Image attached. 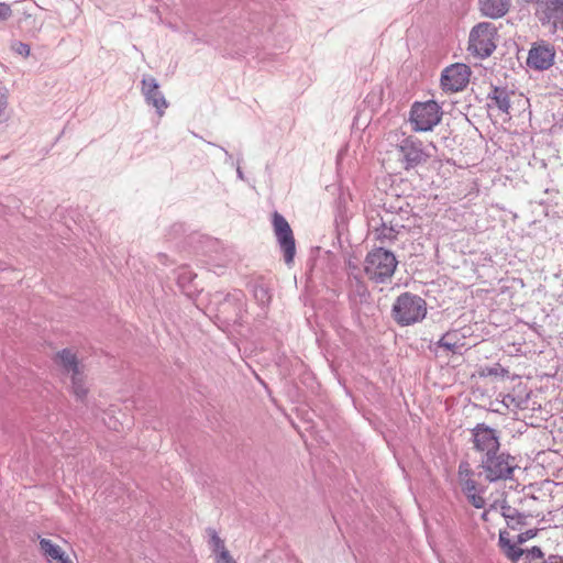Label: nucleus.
I'll return each instance as SVG.
<instances>
[{"label":"nucleus","instance_id":"4468645a","mask_svg":"<svg viewBox=\"0 0 563 563\" xmlns=\"http://www.w3.org/2000/svg\"><path fill=\"white\" fill-rule=\"evenodd\" d=\"M511 0H478V8L483 15L498 19L504 16L510 8Z\"/></svg>","mask_w":563,"mask_h":563},{"label":"nucleus","instance_id":"412c9836","mask_svg":"<svg viewBox=\"0 0 563 563\" xmlns=\"http://www.w3.org/2000/svg\"><path fill=\"white\" fill-rule=\"evenodd\" d=\"M508 374V369L504 368L499 363H495L492 366H484L479 371V375L483 377L487 376H506Z\"/></svg>","mask_w":563,"mask_h":563},{"label":"nucleus","instance_id":"6ab92c4d","mask_svg":"<svg viewBox=\"0 0 563 563\" xmlns=\"http://www.w3.org/2000/svg\"><path fill=\"white\" fill-rule=\"evenodd\" d=\"M492 100L505 113L509 112L510 109V97L507 90L503 88H495L493 90Z\"/></svg>","mask_w":563,"mask_h":563},{"label":"nucleus","instance_id":"bb28decb","mask_svg":"<svg viewBox=\"0 0 563 563\" xmlns=\"http://www.w3.org/2000/svg\"><path fill=\"white\" fill-rule=\"evenodd\" d=\"M13 12L11 5L5 2H0V22H5L12 16Z\"/></svg>","mask_w":563,"mask_h":563},{"label":"nucleus","instance_id":"39448f33","mask_svg":"<svg viewBox=\"0 0 563 563\" xmlns=\"http://www.w3.org/2000/svg\"><path fill=\"white\" fill-rule=\"evenodd\" d=\"M479 467L485 478L493 483L510 478L516 468V464L515 459L510 454L498 451L487 456H481Z\"/></svg>","mask_w":563,"mask_h":563},{"label":"nucleus","instance_id":"0eeeda50","mask_svg":"<svg viewBox=\"0 0 563 563\" xmlns=\"http://www.w3.org/2000/svg\"><path fill=\"white\" fill-rule=\"evenodd\" d=\"M57 362L65 373L70 375L74 395L78 399H84L88 389L85 383L84 366L77 360L75 353L71 350L65 349L57 354Z\"/></svg>","mask_w":563,"mask_h":563},{"label":"nucleus","instance_id":"a878e982","mask_svg":"<svg viewBox=\"0 0 563 563\" xmlns=\"http://www.w3.org/2000/svg\"><path fill=\"white\" fill-rule=\"evenodd\" d=\"M459 483H460L462 492L465 495L479 489L478 485H477V483H476V481L474 478L461 481Z\"/></svg>","mask_w":563,"mask_h":563},{"label":"nucleus","instance_id":"cd10ccee","mask_svg":"<svg viewBox=\"0 0 563 563\" xmlns=\"http://www.w3.org/2000/svg\"><path fill=\"white\" fill-rule=\"evenodd\" d=\"M537 533H538V530H537V529H529V530H527V531H525V532H521V533H520V534H518V537H517V542H518L519 544L525 543V542H527L528 540H530V539L534 538V537L537 536Z\"/></svg>","mask_w":563,"mask_h":563},{"label":"nucleus","instance_id":"a211bd4d","mask_svg":"<svg viewBox=\"0 0 563 563\" xmlns=\"http://www.w3.org/2000/svg\"><path fill=\"white\" fill-rule=\"evenodd\" d=\"M40 549L48 561H57L65 553L59 545L45 538L40 539Z\"/></svg>","mask_w":563,"mask_h":563},{"label":"nucleus","instance_id":"f8f14e48","mask_svg":"<svg viewBox=\"0 0 563 563\" xmlns=\"http://www.w3.org/2000/svg\"><path fill=\"white\" fill-rule=\"evenodd\" d=\"M273 229L280 246H295V238L288 221L278 212L273 213Z\"/></svg>","mask_w":563,"mask_h":563},{"label":"nucleus","instance_id":"72a5a7b5","mask_svg":"<svg viewBox=\"0 0 563 563\" xmlns=\"http://www.w3.org/2000/svg\"><path fill=\"white\" fill-rule=\"evenodd\" d=\"M542 563H563V556L550 555Z\"/></svg>","mask_w":563,"mask_h":563},{"label":"nucleus","instance_id":"4be33fe9","mask_svg":"<svg viewBox=\"0 0 563 563\" xmlns=\"http://www.w3.org/2000/svg\"><path fill=\"white\" fill-rule=\"evenodd\" d=\"M354 292H356L360 296V300L362 303H366L367 311L373 312L376 309L373 302H369L367 300L369 298V295L367 294L365 287L362 284L354 283Z\"/></svg>","mask_w":563,"mask_h":563},{"label":"nucleus","instance_id":"9d476101","mask_svg":"<svg viewBox=\"0 0 563 563\" xmlns=\"http://www.w3.org/2000/svg\"><path fill=\"white\" fill-rule=\"evenodd\" d=\"M554 57L553 46L545 43L534 44L529 51L527 65L533 69L544 70L553 65Z\"/></svg>","mask_w":563,"mask_h":563},{"label":"nucleus","instance_id":"9b49d317","mask_svg":"<svg viewBox=\"0 0 563 563\" xmlns=\"http://www.w3.org/2000/svg\"><path fill=\"white\" fill-rule=\"evenodd\" d=\"M405 161V168L410 169L427 163L429 155L423 151L421 142L407 140L400 147Z\"/></svg>","mask_w":563,"mask_h":563},{"label":"nucleus","instance_id":"f704fd0d","mask_svg":"<svg viewBox=\"0 0 563 563\" xmlns=\"http://www.w3.org/2000/svg\"><path fill=\"white\" fill-rule=\"evenodd\" d=\"M7 100L4 96L0 97V117L2 115L3 110L5 109Z\"/></svg>","mask_w":563,"mask_h":563},{"label":"nucleus","instance_id":"7ed1b4c3","mask_svg":"<svg viewBox=\"0 0 563 563\" xmlns=\"http://www.w3.org/2000/svg\"><path fill=\"white\" fill-rule=\"evenodd\" d=\"M397 260L388 249H373L366 256V275L376 283H385L389 279L396 267Z\"/></svg>","mask_w":563,"mask_h":563},{"label":"nucleus","instance_id":"2f4dec72","mask_svg":"<svg viewBox=\"0 0 563 563\" xmlns=\"http://www.w3.org/2000/svg\"><path fill=\"white\" fill-rule=\"evenodd\" d=\"M296 255V249H284V261L287 265H291Z\"/></svg>","mask_w":563,"mask_h":563},{"label":"nucleus","instance_id":"f257e3e1","mask_svg":"<svg viewBox=\"0 0 563 563\" xmlns=\"http://www.w3.org/2000/svg\"><path fill=\"white\" fill-rule=\"evenodd\" d=\"M368 234L382 244L393 242L398 235V216L382 206L366 210Z\"/></svg>","mask_w":563,"mask_h":563},{"label":"nucleus","instance_id":"2eb2a0df","mask_svg":"<svg viewBox=\"0 0 563 563\" xmlns=\"http://www.w3.org/2000/svg\"><path fill=\"white\" fill-rule=\"evenodd\" d=\"M143 92L148 102H151L159 113L167 107L164 96L158 90V85L154 78H145L142 81Z\"/></svg>","mask_w":563,"mask_h":563},{"label":"nucleus","instance_id":"1a4fd4ad","mask_svg":"<svg viewBox=\"0 0 563 563\" xmlns=\"http://www.w3.org/2000/svg\"><path fill=\"white\" fill-rule=\"evenodd\" d=\"M471 77V69L467 65L456 63L444 68L441 75V87L446 92L463 90Z\"/></svg>","mask_w":563,"mask_h":563},{"label":"nucleus","instance_id":"dca6fc26","mask_svg":"<svg viewBox=\"0 0 563 563\" xmlns=\"http://www.w3.org/2000/svg\"><path fill=\"white\" fill-rule=\"evenodd\" d=\"M500 514L505 518L507 526L512 530H516L517 528L527 523V516L505 501L500 505Z\"/></svg>","mask_w":563,"mask_h":563},{"label":"nucleus","instance_id":"f03ea898","mask_svg":"<svg viewBox=\"0 0 563 563\" xmlns=\"http://www.w3.org/2000/svg\"><path fill=\"white\" fill-rule=\"evenodd\" d=\"M391 313L394 320L400 325L415 324L426 318L427 303L418 295L404 292L394 302Z\"/></svg>","mask_w":563,"mask_h":563},{"label":"nucleus","instance_id":"6e6552de","mask_svg":"<svg viewBox=\"0 0 563 563\" xmlns=\"http://www.w3.org/2000/svg\"><path fill=\"white\" fill-rule=\"evenodd\" d=\"M473 444L482 456L497 453L500 449L497 431L485 423H478L472 429Z\"/></svg>","mask_w":563,"mask_h":563},{"label":"nucleus","instance_id":"aec40b11","mask_svg":"<svg viewBox=\"0 0 563 563\" xmlns=\"http://www.w3.org/2000/svg\"><path fill=\"white\" fill-rule=\"evenodd\" d=\"M438 345L440 347L445 349L452 353H456L462 344H460V339L456 333L448 332L438 341Z\"/></svg>","mask_w":563,"mask_h":563},{"label":"nucleus","instance_id":"f3484780","mask_svg":"<svg viewBox=\"0 0 563 563\" xmlns=\"http://www.w3.org/2000/svg\"><path fill=\"white\" fill-rule=\"evenodd\" d=\"M498 543L505 555L511 561H518L523 554V550L510 541L509 533L505 530L499 532Z\"/></svg>","mask_w":563,"mask_h":563},{"label":"nucleus","instance_id":"423d86ee","mask_svg":"<svg viewBox=\"0 0 563 563\" xmlns=\"http://www.w3.org/2000/svg\"><path fill=\"white\" fill-rule=\"evenodd\" d=\"M497 36L495 24L481 22L471 30L468 49L482 58L488 57L496 48Z\"/></svg>","mask_w":563,"mask_h":563},{"label":"nucleus","instance_id":"393cba45","mask_svg":"<svg viewBox=\"0 0 563 563\" xmlns=\"http://www.w3.org/2000/svg\"><path fill=\"white\" fill-rule=\"evenodd\" d=\"M11 48L13 52H15L16 54L22 55L24 57H27L31 53L30 45L26 43L20 42V41L14 42L11 45Z\"/></svg>","mask_w":563,"mask_h":563},{"label":"nucleus","instance_id":"c9c22d12","mask_svg":"<svg viewBox=\"0 0 563 563\" xmlns=\"http://www.w3.org/2000/svg\"><path fill=\"white\" fill-rule=\"evenodd\" d=\"M56 562L57 563H73L70 561V559L65 553L62 555V559H58Z\"/></svg>","mask_w":563,"mask_h":563},{"label":"nucleus","instance_id":"c85d7f7f","mask_svg":"<svg viewBox=\"0 0 563 563\" xmlns=\"http://www.w3.org/2000/svg\"><path fill=\"white\" fill-rule=\"evenodd\" d=\"M543 558V552L539 547H532L527 551V559L530 561H534Z\"/></svg>","mask_w":563,"mask_h":563},{"label":"nucleus","instance_id":"473e14b6","mask_svg":"<svg viewBox=\"0 0 563 563\" xmlns=\"http://www.w3.org/2000/svg\"><path fill=\"white\" fill-rule=\"evenodd\" d=\"M503 404H504L506 407H508V408H509V407H511V406H514V407H516V408H518V407H519V405L516 402L515 397H514V396H511V395H506V396L504 397V399H503Z\"/></svg>","mask_w":563,"mask_h":563},{"label":"nucleus","instance_id":"20e7f679","mask_svg":"<svg viewBox=\"0 0 563 563\" xmlns=\"http://www.w3.org/2000/svg\"><path fill=\"white\" fill-rule=\"evenodd\" d=\"M442 114L441 107L433 100L415 102L410 109L409 121L413 131L428 132L441 122Z\"/></svg>","mask_w":563,"mask_h":563},{"label":"nucleus","instance_id":"5701e85b","mask_svg":"<svg viewBox=\"0 0 563 563\" xmlns=\"http://www.w3.org/2000/svg\"><path fill=\"white\" fill-rule=\"evenodd\" d=\"M474 478V471L471 467L470 463L466 461H463L459 465L457 471V479L459 482Z\"/></svg>","mask_w":563,"mask_h":563},{"label":"nucleus","instance_id":"7c9ffc66","mask_svg":"<svg viewBox=\"0 0 563 563\" xmlns=\"http://www.w3.org/2000/svg\"><path fill=\"white\" fill-rule=\"evenodd\" d=\"M549 8L561 15H563V0H550Z\"/></svg>","mask_w":563,"mask_h":563},{"label":"nucleus","instance_id":"ddd939ff","mask_svg":"<svg viewBox=\"0 0 563 563\" xmlns=\"http://www.w3.org/2000/svg\"><path fill=\"white\" fill-rule=\"evenodd\" d=\"M206 532L209 537L208 544L211 552L214 554L216 563H230L233 558L227 550L224 541L219 537L217 531L212 528H208Z\"/></svg>","mask_w":563,"mask_h":563},{"label":"nucleus","instance_id":"c756f323","mask_svg":"<svg viewBox=\"0 0 563 563\" xmlns=\"http://www.w3.org/2000/svg\"><path fill=\"white\" fill-rule=\"evenodd\" d=\"M255 297L262 302V303H265L269 300V294L268 291L263 288V287H258L255 289Z\"/></svg>","mask_w":563,"mask_h":563},{"label":"nucleus","instance_id":"b1692460","mask_svg":"<svg viewBox=\"0 0 563 563\" xmlns=\"http://www.w3.org/2000/svg\"><path fill=\"white\" fill-rule=\"evenodd\" d=\"M483 489H478L465 496L467 497V500L471 503L472 506L481 509L485 506V498L483 497Z\"/></svg>","mask_w":563,"mask_h":563}]
</instances>
